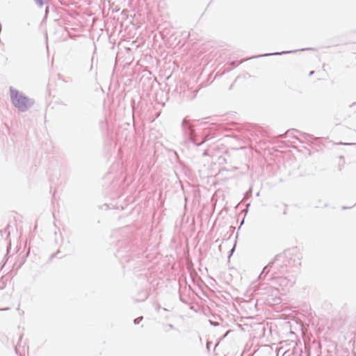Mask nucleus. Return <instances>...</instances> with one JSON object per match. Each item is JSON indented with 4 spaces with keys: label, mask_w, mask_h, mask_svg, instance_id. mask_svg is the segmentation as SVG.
<instances>
[{
    "label": "nucleus",
    "mask_w": 356,
    "mask_h": 356,
    "mask_svg": "<svg viewBox=\"0 0 356 356\" xmlns=\"http://www.w3.org/2000/svg\"><path fill=\"white\" fill-rule=\"evenodd\" d=\"M11 99L15 106L21 111L26 110L31 105L29 99L15 90H11Z\"/></svg>",
    "instance_id": "1"
},
{
    "label": "nucleus",
    "mask_w": 356,
    "mask_h": 356,
    "mask_svg": "<svg viewBox=\"0 0 356 356\" xmlns=\"http://www.w3.org/2000/svg\"><path fill=\"white\" fill-rule=\"evenodd\" d=\"M36 1V3L40 6H42L43 5V1L42 0H35Z\"/></svg>",
    "instance_id": "2"
},
{
    "label": "nucleus",
    "mask_w": 356,
    "mask_h": 356,
    "mask_svg": "<svg viewBox=\"0 0 356 356\" xmlns=\"http://www.w3.org/2000/svg\"><path fill=\"white\" fill-rule=\"evenodd\" d=\"M314 74V71L310 72L309 75H312Z\"/></svg>",
    "instance_id": "3"
}]
</instances>
